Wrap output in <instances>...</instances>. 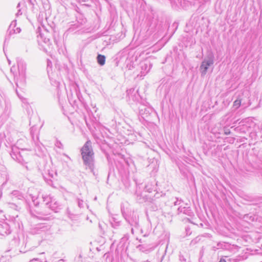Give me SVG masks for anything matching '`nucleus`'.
Instances as JSON below:
<instances>
[{
    "label": "nucleus",
    "instance_id": "1",
    "mask_svg": "<svg viewBox=\"0 0 262 262\" xmlns=\"http://www.w3.org/2000/svg\"><path fill=\"white\" fill-rule=\"evenodd\" d=\"M93 152L91 148V143L88 141L81 148V154H87Z\"/></svg>",
    "mask_w": 262,
    "mask_h": 262
},
{
    "label": "nucleus",
    "instance_id": "2",
    "mask_svg": "<svg viewBox=\"0 0 262 262\" xmlns=\"http://www.w3.org/2000/svg\"><path fill=\"white\" fill-rule=\"evenodd\" d=\"M94 152L87 154H81L82 159L85 164L89 165L93 161V156Z\"/></svg>",
    "mask_w": 262,
    "mask_h": 262
},
{
    "label": "nucleus",
    "instance_id": "3",
    "mask_svg": "<svg viewBox=\"0 0 262 262\" xmlns=\"http://www.w3.org/2000/svg\"><path fill=\"white\" fill-rule=\"evenodd\" d=\"M213 64V60H209L208 61H204L202 62V65L201 66V69L202 71V72L204 74H205L208 67H209L210 65Z\"/></svg>",
    "mask_w": 262,
    "mask_h": 262
},
{
    "label": "nucleus",
    "instance_id": "4",
    "mask_svg": "<svg viewBox=\"0 0 262 262\" xmlns=\"http://www.w3.org/2000/svg\"><path fill=\"white\" fill-rule=\"evenodd\" d=\"M97 59L98 63L101 66H103L105 63V57L104 55L99 54Z\"/></svg>",
    "mask_w": 262,
    "mask_h": 262
},
{
    "label": "nucleus",
    "instance_id": "5",
    "mask_svg": "<svg viewBox=\"0 0 262 262\" xmlns=\"http://www.w3.org/2000/svg\"><path fill=\"white\" fill-rule=\"evenodd\" d=\"M241 104V100H236L233 103V106L235 107L236 108H238Z\"/></svg>",
    "mask_w": 262,
    "mask_h": 262
},
{
    "label": "nucleus",
    "instance_id": "6",
    "mask_svg": "<svg viewBox=\"0 0 262 262\" xmlns=\"http://www.w3.org/2000/svg\"><path fill=\"white\" fill-rule=\"evenodd\" d=\"M219 262H226V260L223 258H221Z\"/></svg>",
    "mask_w": 262,
    "mask_h": 262
}]
</instances>
